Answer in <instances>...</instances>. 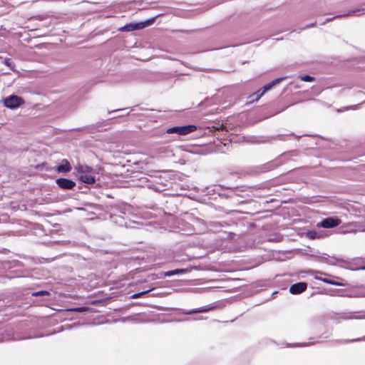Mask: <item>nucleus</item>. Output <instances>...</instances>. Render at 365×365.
<instances>
[{
    "label": "nucleus",
    "instance_id": "nucleus-15",
    "mask_svg": "<svg viewBox=\"0 0 365 365\" xmlns=\"http://www.w3.org/2000/svg\"><path fill=\"white\" fill-rule=\"evenodd\" d=\"M46 292H38L33 294L34 296H39V295H43Z\"/></svg>",
    "mask_w": 365,
    "mask_h": 365
},
{
    "label": "nucleus",
    "instance_id": "nucleus-10",
    "mask_svg": "<svg viewBox=\"0 0 365 365\" xmlns=\"http://www.w3.org/2000/svg\"><path fill=\"white\" fill-rule=\"evenodd\" d=\"M185 271H186V269H175V270L167 272L165 273V276H171V275H173V274H175L183 273Z\"/></svg>",
    "mask_w": 365,
    "mask_h": 365
},
{
    "label": "nucleus",
    "instance_id": "nucleus-7",
    "mask_svg": "<svg viewBox=\"0 0 365 365\" xmlns=\"http://www.w3.org/2000/svg\"><path fill=\"white\" fill-rule=\"evenodd\" d=\"M339 224V220L333 218H327L324 220L321 223L318 224L317 226H321L324 228H330L337 226Z\"/></svg>",
    "mask_w": 365,
    "mask_h": 365
},
{
    "label": "nucleus",
    "instance_id": "nucleus-13",
    "mask_svg": "<svg viewBox=\"0 0 365 365\" xmlns=\"http://www.w3.org/2000/svg\"><path fill=\"white\" fill-rule=\"evenodd\" d=\"M301 80L305 82H311L314 81V78L310 76H301Z\"/></svg>",
    "mask_w": 365,
    "mask_h": 365
},
{
    "label": "nucleus",
    "instance_id": "nucleus-11",
    "mask_svg": "<svg viewBox=\"0 0 365 365\" xmlns=\"http://www.w3.org/2000/svg\"><path fill=\"white\" fill-rule=\"evenodd\" d=\"M185 271H186V269H175V270L167 272L165 273V276H171V275H173V274H175L183 273Z\"/></svg>",
    "mask_w": 365,
    "mask_h": 365
},
{
    "label": "nucleus",
    "instance_id": "nucleus-3",
    "mask_svg": "<svg viewBox=\"0 0 365 365\" xmlns=\"http://www.w3.org/2000/svg\"><path fill=\"white\" fill-rule=\"evenodd\" d=\"M4 106L9 109H16L21 106L24 103L22 98L11 95L2 99Z\"/></svg>",
    "mask_w": 365,
    "mask_h": 365
},
{
    "label": "nucleus",
    "instance_id": "nucleus-2",
    "mask_svg": "<svg viewBox=\"0 0 365 365\" xmlns=\"http://www.w3.org/2000/svg\"><path fill=\"white\" fill-rule=\"evenodd\" d=\"M153 21L154 19H151L142 22L128 24L120 27L119 31L123 32H129L135 30H140L150 26Z\"/></svg>",
    "mask_w": 365,
    "mask_h": 365
},
{
    "label": "nucleus",
    "instance_id": "nucleus-1",
    "mask_svg": "<svg viewBox=\"0 0 365 365\" xmlns=\"http://www.w3.org/2000/svg\"><path fill=\"white\" fill-rule=\"evenodd\" d=\"M76 169L80 174V180L84 183L93 184L96 181L92 169L86 165H78Z\"/></svg>",
    "mask_w": 365,
    "mask_h": 365
},
{
    "label": "nucleus",
    "instance_id": "nucleus-4",
    "mask_svg": "<svg viewBox=\"0 0 365 365\" xmlns=\"http://www.w3.org/2000/svg\"><path fill=\"white\" fill-rule=\"evenodd\" d=\"M280 81V79H277L267 85H265L263 88L257 91L256 93H253L250 96V102L258 101L267 91H269L274 85L278 83Z\"/></svg>",
    "mask_w": 365,
    "mask_h": 365
},
{
    "label": "nucleus",
    "instance_id": "nucleus-17",
    "mask_svg": "<svg viewBox=\"0 0 365 365\" xmlns=\"http://www.w3.org/2000/svg\"><path fill=\"white\" fill-rule=\"evenodd\" d=\"M362 231H365V230H363Z\"/></svg>",
    "mask_w": 365,
    "mask_h": 365
},
{
    "label": "nucleus",
    "instance_id": "nucleus-5",
    "mask_svg": "<svg viewBox=\"0 0 365 365\" xmlns=\"http://www.w3.org/2000/svg\"><path fill=\"white\" fill-rule=\"evenodd\" d=\"M196 130V126L189 125L181 127H173L167 130V133H178V135H186Z\"/></svg>",
    "mask_w": 365,
    "mask_h": 365
},
{
    "label": "nucleus",
    "instance_id": "nucleus-14",
    "mask_svg": "<svg viewBox=\"0 0 365 365\" xmlns=\"http://www.w3.org/2000/svg\"><path fill=\"white\" fill-rule=\"evenodd\" d=\"M150 290H147V291H144V292H140V293H138V294H135L131 296V298L132 299H137L138 297H140L141 295L145 294V293H148Z\"/></svg>",
    "mask_w": 365,
    "mask_h": 365
},
{
    "label": "nucleus",
    "instance_id": "nucleus-9",
    "mask_svg": "<svg viewBox=\"0 0 365 365\" xmlns=\"http://www.w3.org/2000/svg\"><path fill=\"white\" fill-rule=\"evenodd\" d=\"M56 170L59 173H67L71 170V166L67 160H63L61 164L57 167Z\"/></svg>",
    "mask_w": 365,
    "mask_h": 365
},
{
    "label": "nucleus",
    "instance_id": "nucleus-16",
    "mask_svg": "<svg viewBox=\"0 0 365 365\" xmlns=\"http://www.w3.org/2000/svg\"><path fill=\"white\" fill-rule=\"evenodd\" d=\"M76 311L77 312H85L86 310V307H79V308H76L75 309Z\"/></svg>",
    "mask_w": 365,
    "mask_h": 365
},
{
    "label": "nucleus",
    "instance_id": "nucleus-8",
    "mask_svg": "<svg viewBox=\"0 0 365 365\" xmlns=\"http://www.w3.org/2000/svg\"><path fill=\"white\" fill-rule=\"evenodd\" d=\"M307 289V284L304 282H299L291 286L289 291L293 294H300Z\"/></svg>",
    "mask_w": 365,
    "mask_h": 365
},
{
    "label": "nucleus",
    "instance_id": "nucleus-12",
    "mask_svg": "<svg viewBox=\"0 0 365 365\" xmlns=\"http://www.w3.org/2000/svg\"><path fill=\"white\" fill-rule=\"evenodd\" d=\"M307 237H309L311 239H315V238L319 237V235L315 231H310V232H307Z\"/></svg>",
    "mask_w": 365,
    "mask_h": 365
},
{
    "label": "nucleus",
    "instance_id": "nucleus-6",
    "mask_svg": "<svg viewBox=\"0 0 365 365\" xmlns=\"http://www.w3.org/2000/svg\"><path fill=\"white\" fill-rule=\"evenodd\" d=\"M56 183L60 187L63 189H72L76 185L73 181L65 178L58 179Z\"/></svg>",
    "mask_w": 365,
    "mask_h": 365
}]
</instances>
